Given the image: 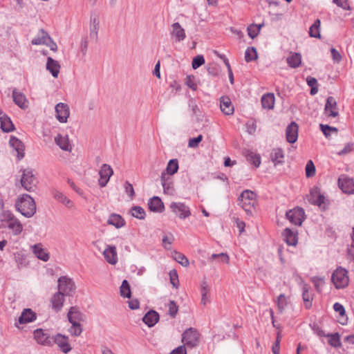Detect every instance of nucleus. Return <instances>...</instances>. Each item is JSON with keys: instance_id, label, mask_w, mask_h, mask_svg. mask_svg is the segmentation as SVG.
I'll use <instances>...</instances> for the list:
<instances>
[{"instance_id": "4c0bfd02", "label": "nucleus", "mask_w": 354, "mask_h": 354, "mask_svg": "<svg viewBox=\"0 0 354 354\" xmlns=\"http://www.w3.org/2000/svg\"><path fill=\"white\" fill-rule=\"evenodd\" d=\"M53 197L59 202L63 203L67 207L71 208L73 206V203L66 196L59 191L53 192Z\"/></svg>"}, {"instance_id": "20e7f679", "label": "nucleus", "mask_w": 354, "mask_h": 354, "mask_svg": "<svg viewBox=\"0 0 354 354\" xmlns=\"http://www.w3.org/2000/svg\"><path fill=\"white\" fill-rule=\"evenodd\" d=\"M347 273V270L341 267L337 268L333 272L331 277V281L335 288H344L348 285L349 279Z\"/></svg>"}, {"instance_id": "f03ea898", "label": "nucleus", "mask_w": 354, "mask_h": 354, "mask_svg": "<svg viewBox=\"0 0 354 354\" xmlns=\"http://www.w3.org/2000/svg\"><path fill=\"white\" fill-rule=\"evenodd\" d=\"M238 204L247 212L252 213V209L256 203V194L249 189L242 192L237 199Z\"/></svg>"}, {"instance_id": "2f4dec72", "label": "nucleus", "mask_w": 354, "mask_h": 354, "mask_svg": "<svg viewBox=\"0 0 354 354\" xmlns=\"http://www.w3.org/2000/svg\"><path fill=\"white\" fill-rule=\"evenodd\" d=\"M107 223L111 225L115 226L116 228H120L125 225L126 222L124 219L119 214H112L109 216Z\"/></svg>"}, {"instance_id": "13d9d810", "label": "nucleus", "mask_w": 354, "mask_h": 354, "mask_svg": "<svg viewBox=\"0 0 354 354\" xmlns=\"http://www.w3.org/2000/svg\"><path fill=\"white\" fill-rule=\"evenodd\" d=\"M15 260L18 266L26 265V256L22 252L15 253Z\"/></svg>"}, {"instance_id": "a211bd4d", "label": "nucleus", "mask_w": 354, "mask_h": 354, "mask_svg": "<svg viewBox=\"0 0 354 354\" xmlns=\"http://www.w3.org/2000/svg\"><path fill=\"white\" fill-rule=\"evenodd\" d=\"M12 99L15 104L23 110H26L28 107V101L26 95L22 93L14 88L12 91Z\"/></svg>"}, {"instance_id": "7ed1b4c3", "label": "nucleus", "mask_w": 354, "mask_h": 354, "mask_svg": "<svg viewBox=\"0 0 354 354\" xmlns=\"http://www.w3.org/2000/svg\"><path fill=\"white\" fill-rule=\"evenodd\" d=\"M22 172L20 180L22 187L28 192H33L37 187V180L30 168L21 169Z\"/></svg>"}, {"instance_id": "7c9ffc66", "label": "nucleus", "mask_w": 354, "mask_h": 354, "mask_svg": "<svg viewBox=\"0 0 354 354\" xmlns=\"http://www.w3.org/2000/svg\"><path fill=\"white\" fill-rule=\"evenodd\" d=\"M0 122L1 129L3 132L9 133L15 129L10 118L8 115H3V118H1Z\"/></svg>"}, {"instance_id": "2eb2a0df", "label": "nucleus", "mask_w": 354, "mask_h": 354, "mask_svg": "<svg viewBox=\"0 0 354 354\" xmlns=\"http://www.w3.org/2000/svg\"><path fill=\"white\" fill-rule=\"evenodd\" d=\"M160 180L164 193L169 195H174L175 193V189L172 178L167 176L165 171H162L160 176Z\"/></svg>"}, {"instance_id": "3c124183", "label": "nucleus", "mask_w": 354, "mask_h": 354, "mask_svg": "<svg viewBox=\"0 0 354 354\" xmlns=\"http://www.w3.org/2000/svg\"><path fill=\"white\" fill-rule=\"evenodd\" d=\"M319 128H320V130L322 131V132L323 133V134L326 138H328V136H330V132L333 131V132L337 133V131H338V130L336 127H330L328 124H320Z\"/></svg>"}, {"instance_id": "ddd939ff", "label": "nucleus", "mask_w": 354, "mask_h": 354, "mask_svg": "<svg viewBox=\"0 0 354 354\" xmlns=\"http://www.w3.org/2000/svg\"><path fill=\"white\" fill-rule=\"evenodd\" d=\"M338 186L346 194H351L354 193V181L346 175H342L339 177Z\"/></svg>"}, {"instance_id": "603ef678", "label": "nucleus", "mask_w": 354, "mask_h": 354, "mask_svg": "<svg viewBox=\"0 0 354 354\" xmlns=\"http://www.w3.org/2000/svg\"><path fill=\"white\" fill-rule=\"evenodd\" d=\"M315 167L312 160H308L306 165V176L308 178L314 176L315 174Z\"/></svg>"}, {"instance_id": "f8f14e48", "label": "nucleus", "mask_w": 354, "mask_h": 354, "mask_svg": "<svg viewBox=\"0 0 354 354\" xmlns=\"http://www.w3.org/2000/svg\"><path fill=\"white\" fill-rule=\"evenodd\" d=\"M53 344H56L64 353H69L72 348L68 342V337L61 333L53 336Z\"/></svg>"}, {"instance_id": "5701e85b", "label": "nucleus", "mask_w": 354, "mask_h": 354, "mask_svg": "<svg viewBox=\"0 0 354 354\" xmlns=\"http://www.w3.org/2000/svg\"><path fill=\"white\" fill-rule=\"evenodd\" d=\"M148 208L151 212L161 213L165 209V205L160 197L153 196L148 202Z\"/></svg>"}, {"instance_id": "58836bf2", "label": "nucleus", "mask_w": 354, "mask_h": 354, "mask_svg": "<svg viewBox=\"0 0 354 354\" xmlns=\"http://www.w3.org/2000/svg\"><path fill=\"white\" fill-rule=\"evenodd\" d=\"M287 63L291 68H295L301 63V56L299 53H294L287 57Z\"/></svg>"}, {"instance_id": "dca6fc26", "label": "nucleus", "mask_w": 354, "mask_h": 354, "mask_svg": "<svg viewBox=\"0 0 354 354\" xmlns=\"http://www.w3.org/2000/svg\"><path fill=\"white\" fill-rule=\"evenodd\" d=\"M298 124L295 122H291L286 129V140L289 143H295L298 138Z\"/></svg>"}, {"instance_id": "de8ad7c7", "label": "nucleus", "mask_w": 354, "mask_h": 354, "mask_svg": "<svg viewBox=\"0 0 354 354\" xmlns=\"http://www.w3.org/2000/svg\"><path fill=\"white\" fill-rule=\"evenodd\" d=\"M70 323L72 325L71 328L69 330L71 334L75 337L80 336L82 332V327L81 324L76 321Z\"/></svg>"}, {"instance_id": "6e6552de", "label": "nucleus", "mask_w": 354, "mask_h": 354, "mask_svg": "<svg viewBox=\"0 0 354 354\" xmlns=\"http://www.w3.org/2000/svg\"><path fill=\"white\" fill-rule=\"evenodd\" d=\"M34 338L41 345L52 346L53 345V336H50L47 330L37 328L34 330Z\"/></svg>"}, {"instance_id": "c756f323", "label": "nucleus", "mask_w": 354, "mask_h": 354, "mask_svg": "<svg viewBox=\"0 0 354 354\" xmlns=\"http://www.w3.org/2000/svg\"><path fill=\"white\" fill-rule=\"evenodd\" d=\"M55 142L57 145L59 147L64 151H69L71 149V145L69 142V140L68 136H63L61 134H58L55 138Z\"/></svg>"}, {"instance_id": "09e8293b", "label": "nucleus", "mask_w": 354, "mask_h": 354, "mask_svg": "<svg viewBox=\"0 0 354 354\" xmlns=\"http://www.w3.org/2000/svg\"><path fill=\"white\" fill-rule=\"evenodd\" d=\"M174 259L184 267H187L189 264L188 259L180 252H175L174 254Z\"/></svg>"}, {"instance_id": "393cba45", "label": "nucleus", "mask_w": 354, "mask_h": 354, "mask_svg": "<svg viewBox=\"0 0 354 354\" xmlns=\"http://www.w3.org/2000/svg\"><path fill=\"white\" fill-rule=\"evenodd\" d=\"M67 317L69 322H72L74 321H76L77 322H84L85 321L86 319L85 315L81 313L79 310V308L77 306L71 307L68 313Z\"/></svg>"}, {"instance_id": "6ab92c4d", "label": "nucleus", "mask_w": 354, "mask_h": 354, "mask_svg": "<svg viewBox=\"0 0 354 354\" xmlns=\"http://www.w3.org/2000/svg\"><path fill=\"white\" fill-rule=\"evenodd\" d=\"M170 33L176 42H180L186 37L185 31L178 22H175L171 25Z\"/></svg>"}, {"instance_id": "b1692460", "label": "nucleus", "mask_w": 354, "mask_h": 354, "mask_svg": "<svg viewBox=\"0 0 354 354\" xmlns=\"http://www.w3.org/2000/svg\"><path fill=\"white\" fill-rule=\"evenodd\" d=\"M37 319V314L30 308H25L23 310L21 315L18 319L19 324H24L32 322Z\"/></svg>"}, {"instance_id": "0e129e2a", "label": "nucleus", "mask_w": 354, "mask_h": 354, "mask_svg": "<svg viewBox=\"0 0 354 354\" xmlns=\"http://www.w3.org/2000/svg\"><path fill=\"white\" fill-rule=\"evenodd\" d=\"M185 84L189 88H192L193 91H196L197 89V84L194 82V77H192L190 75L187 76L185 80Z\"/></svg>"}, {"instance_id": "9d476101", "label": "nucleus", "mask_w": 354, "mask_h": 354, "mask_svg": "<svg viewBox=\"0 0 354 354\" xmlns=\"http://www.w3.org/2000/svg\"><path fill=\"white\" fill-rule=\"evenodd\" d=\"M170 208L181 219H185L191 215L189 207L183 203L172 202L170 204Z\"/></svg>"}, {"instance_id": "338daca9", "label": "nucleus", "mask_w": 354, "mask_h": 354, "mask_svg": "<svg viewBox=\"0 0 354 354\" xmlns=\"http://www.w3.org/2000/svg\"><path fill=\"white\" fill-rule=\"evenodd\" d=\"M1 216L3 220L6 221L8 223L16 218L14 214L8 210L4 211L2 213Z\"/></svg>"}, {"instance_id": "f257e3e1", "label": "nucleus", "mask_w": 354, "mask_h": 354, "mask_svg": "<svg viewBox=\"0 0 354 354\" xmlns=\"http://www.w3.org/2000/svg\"><path fill=\"white\" fill-rule=\"evenodd\" d=\"M15 207L23 216L32 217L36 212V204L34 199L27 194H24L16 202Z\"/></svg>"}, {"instance_id": "c03bdc74", "label": "nucleus", "mask_w": 354, "mask_h": 354, "mask_svg": "<svg viewBox=\"0 0 354 354\" xmlns=\"http://www.w3.org/2000/svg\"><path fill=\"white\" fill-rule=\"evenodd\" d=\"M120 295L124 298H130L131 296V291L130 285L127 279H124L120 288Z\"/></svg>"}, {"instance_id": "72a5a7b5", "label": "nucleus", "mask_w": 354, "mask_h": 354, "mask_svg": "<svg viewBox=\"0 0 354 354\" xmlns=\"http://www.w3.org/2000/svg\"><path fill=\"white\" fill-rule=\"evenodd\" d=\"M261 104L264 109H272L274 105V95L271 93L264 94L261 97Z\"/></svg>"}, {"instance_id": "c85d7f7f", "label": "nucleus", "mask_w": 354, "mask_h": 354, "mask_svg": "<svg viewBox=\"0 0 354 354\" xmlns=\"http://www.w3.org/2000/svg\"><path fill=\"white\" fill-rule=\"evenodd\" d=\"M60 68V64L57 61L50 57L47 58L46 69L51 73L53 77H57Z\"/></svg>"}, {"instance_id": "423d86ee", "label": "nucleus", "mask_w": 354, "mask_h": 354, "mask_svg": "<svg viewBox=\"0 0 354 354\" xmlns=\"http://www.w3.org/2000/svg\"><path fill=\"white\" fill-rule=\"evenodd\" d=\"M182 342L188 347L196 346L198 343V334L196 330L193 328L187 329L182 335Z\"/></svg>"}, {"instance_id": "ea45409f", "label": "nucleus", "mask_w": 354, "mask_h": 354, "mask_svg": "<svg viewBox=\"0 0 354 354\" xmlns=\"http://www.w3.org/2000/svg\"><path fill=\"white\" fill-rule=\"evenodd\" d=\"M320 26H321V21L319 19H317L315 20L314 23L313 24V25L310 27L309 28V36L310 37H314V38H320L321 37V35H320Z\"/></svg>"}, {"instance_id": "f3484780", "label": "nucleus", "mask_w": 354, "mask_h": 354, "mask_svg": "<svg viewBox=\"0 0 354 354\" xmlns=\"http://www.w3.org/2000/svg\"><path fill=\"white\" fill-rule=\"evenodd\" d=\"M9 144L17 152L18 160H21L25 156V146L24 143L15 136H11Z\"/></svg>"}, {"instance_id": "39448f33", "label": "nucleus", "mask_w": 354, "mask_h": 354, "mask_svg": "<svg viewBox=\"0 0 354 354\" xmlns=\"http://www.w3.org/2000/svg\"><path fill=\"white\" fill-rule=\"evenodd\" d=\"M286 217L292 224L301 226L306 219V214L302 207H297L287 211Z\"/></svg>"}, {"instance_id": "9b49d317", "label": "nucleus", "mask_w": 354, "mask_h": 354, "mask_svg": "<svg viewBox=\"0 0 354 354\" xmlns=\"http://www.w3.org/2000/svg\"><path fill=\"white\" fill-rule=\"evenodd\" d=\"M113 174V170L108 164H103L99 171V185L104 187L109 181L110 177Z\"/></svg>"}, {"instance_id": "bf43d9fd", "label": "nucleus", "mask_w": 354, "mask_h": 354, "mask_svg": "<svg viewBox=\"0 0 354 354\" xmlns=\"http://www.w3.org/2000/svg\"><path fill=\"white\" fill-rule=\"evenodd\" d=\"M100 26H90V37L91 39L94 40L95 42H97L98 41V30Z\"/></svg>"}, {"instance_id": "f704fd0d", "label": "nucleus", "mask_w": 354, "mask_h": 354, "mask_svg": "<svg viewBox=\"0 0 354 354\" xmlns=\"http://www.w3.org/2000/svg\"><path fill=\"white\" fill-rule=\"evenodd\" d=\"M32 252L39 259H41L44 261H47L49 259L48 253L44 251L41 244L34 245L32 246Z\"/></svg>"}, {"instance_id": "4be33fe9", "label": "nucleus", "mask_w": 354, "mask_h": 354, "mask_svg": "<svg viewBox=\"0 0 354 354\" xmlns=\"http://www.w3.org/2000/svg\"><path fill=\"white\" fill-rule=\"evenodd\" d=\"M105 260L111 265H115L118 262L116 248L114 245H107L103 252Z\"/></svg>"}, {"instance_id": "864d4df0", "label": "nucleus", "mask_w": 354, "mask_h": 354, "mask_svg": "<svg viewBox=\"0 0 354 354\" xmlns=\"http://www.w3.org/2000/svg\"><path fill=\"white\" fill-rule=\"evenodd\" d=\"M205 64V58L203 55H198L195 56L192 62L193 69H196Z\"/></svg>"}, {"instance_id": "37998d69", "label": "nucleus", "mask_w": 354, "mask_h": 354, "mask_svg": "<svg viewBox=\"0 0 354 354\" xmlns=\"http://www.w3.org/2000/svg\"><path fill=\"white\" fill-rule=\"evenodd\" d=\"M8 227L13 231L15 235L21 234L23 230V225L17 218L9 222Z\"/></svg>"}, {"instance_id": "680f3d73", "label": "nucleus", "mask_w": 354, "mask_h": 354, "mask_svg": "<svg viewBox=\"0 0 354 354\" xmlns=\"http://www.w3.org/2000/svg\"><path fill=\"white\" fill-rule=\"evenodd\" d=\"M212 259H218L222 263H228L229 257L225 253L213 254L211 257Z\"/></svg>"}, {"instance_id": "aec40b11", "label": "nucleus", "mask_w": 354, "mask_h": 354, "mask_svg": "<svg viewBox=\"0 0 354 354\" xmlns=\"http://www.w3.org/2000/svg\"><path fill=\"white\" fill-rule=\"evenodd\" d=\"M336 109L337 102L335 99L332 96L328 97L324 107L325 113L329 117L335 118L338 115V111Z\"/></svg>"}, {"instance_id": "cd10ccee", "label": "nucleus", "mask_w": 354, "mask_h": 354, "mask_svg": "<svg viewBox=\"0 0 354 354\" xmlns=\"http://www.w3.org/2000/svg\"><path fill=\"white\" fill-rule=\"evenodd\" d=\"M64 296L63 293L58 291L50 299L52 308L55 312H59L62 309L64 301Z\"/></svg>"}, {"instance_id": "774afa93", "label": "nucleus", "mask_w": 354, "mask_h": 354, "mask_svg": "<svg viewBox=\"0 0 354 354\" xmlns=\"http://www.w3.org/2000/svg\"><path fill=\"white\" fill-rule=\"evenodd\" d=\"M169 354H187V351L185 345L178 346L171 351Z\"/></svg>"}, {"instance_id": "052dcab7", "label": "nucleus", "mask_w": 354, "mask_h": 354, "mask_svg": "<svg viewBox=\"0 0 354 354\" xmlns=\"http://www.w3.org/2000/svg\"><path fill=\"white\" fill-rule=\"evenodd\" d=\"M124 189L126 194L129 196L131 199H133L135 196V192L132 184H131L129 181H126L124 183Z\"/></svg>"}, {"instance_id": "49530a36", "label": "nucleus", "mask_w": 354, "mask_h": 354, "mask_svg": "<svg viewBox=\"0 0 354 354\" xmlns=\"http://www.w3.org/2000/svg\"><path fill=\"white\" fill-rule=\"evenodd\" d=\"M131 215L140 220L145 219L146 213L145 209L140 206H133L131 209Z\"/></svg>"}, {"instance_id": "a19ab883", "label": "nucleus", "mask_w": 354, "mask_h": 354, "mask_svg": "<svg viewBox=\"0 0 354 354\" xmlns=\"http://www.w3.org/2000/svg\"><path fill=\"white\" fill-rule=\"evenodd\" d=\"M326 337L328 338V343L332 347L340 348L342 346L340 335L338 333H328Z\"/></svg>"}, {"instance_id": "8fccbe9b", "label": "nucleus", "mask_w": 354, "mask_h": 354, "mask_svg": "<svg viewBox=\"0 0 354 354\" xmlns=\"http://www.w3.org/2000/svg\"><path fill=\"white\" fill-rule=\"evenodd\" d=\"M246 158L247 160L254 165L256 167H259L261 164V157L259 155L250 152L247 155Z\"/></svg>"}, {"instance_id": "412c9836", "label": "nucleus", "mask_w": 354, "mask_h": 354, "mask_svg": "<svg viewBox=\"0 0 354 354\" xmlns=\"http://www.w3.org/2000/svg\"><path fill=\"white\" fill-rule=\"evenodd\" d=\"M283 240L289 245L295 246L298 243L297 231L293 232L291 229L286 227L282 232Z\"/></svg>"}, {"instance_id": "5fc2aeb1", "label": "nucleus", "mask_w": 354, "mask_h": 354, "mask_svg": "<svg viewBox=\"0 0 354 354\" xmlns=\"http://www.w3.org/2000/svg\"><path fill=\"white\" fill-rule=\"evenodd\" d=\"M170 282L174 288H177L179 285L178 277L176 270H170L169 272Z\"/></svg>"}, {"instance_id": "79ce46f5", "label": "nucleus", "mask_w": 354, "mask_h": 354, "mask_svg": "<svg viewBox=\"0 0 354 354\" xmlns=\"http://www.w3.org/2000/svg\"><path fill=\"white\" fill-rule=\"evenodd\" d=\"M178 162L177 159L170 160L164 171L167 176H170L176 174L178 170Z\"/></svg>"}, {"instance_id": "bb28decb", "label": "nucleus", "mask_w": 354, "mask_h": 354, "mask_svg": "<svg viewBox=\"0 0 354 354\" xmlns=\"http://www.w3.org/2000/svg\"><path fill=\"white\" fill-rule=\"evenodd\" d=\"M220 108L221 111L227 115L233 114L234 111V106L230 99L227 97H222L220 100Z\"/></svg>"}, {"instance_id": "c9c22d12", "label": "nucleus", "mask_w": 354, "mask_h": 354, "mask_svg": "<svg viewBox=\"0 0 354 354\" xmlns=\"http://www.w3.org/2000/svg\"><path fill=\"white\" fill-rule=\"evenodd\" d=\"M47 37H50L48 32H46L44 29H40L38 35L35 37L31 41L32 45H44L46 44L48 41Z\"/></svg>"}, {"instance_id": "a18cd8bd", "label": "nucleus", "mask_w": 354, "mask_h": 354, "mask_svg": "<svg viewBox=\"0 0 354 354\" xmlns=\"http://www.w3.org/2000/svg\"><path fill=\"white\" fill-rule=\"evenodd\" d=\"M258 58L257 49L255 47H248L245 52V60L246 62H250Z\"/></svg>"}, {"instance_id": "4d7b16f0", "label": "nucleus", "mask_w": 354, "mask_h": 354, "mask_svg": "<svg viewBox=\"0 0 354 354\" xmlns=\"http://www.w3.org/2000/svg\"><path fill=\"white\" fill-rule=\"evenodd\" d=\"M203 136L200 134L197 137L190 138L188 142V147L190 148H196L198 146L199 143L203 140Z\"/></svg>"}, {"instance_id": "0eeeda50", "label": "nucleus", "mask_w": 354, "mask_h": 354, "mask_svg": "<svg viewBox=\"0 0 354 354\" xmlns=\"http://www.w3.org/2000/svg\"><path fill=\"white\" fill-rule=\"evenodd\" d=\"M75 290V286L72 279L67 277H60L58 279V291L64 295H71Z\"/></svg>"}, {"instance_id": "a878e982", "label": "nucleus", "mask_w": 354, "mask_h": 354, "mask_svg": "<svg viewBox=\"0 0 354 354\" xmlns=\"http://www.w3.org/2000/svg\"><path fill=\"white\" fill-rule=\"evenodd\" d=\"M159 314L153 310H149L142 317L143 322L149 327H153L159 320Z\"/></svg>"}, {"instance_id": "6e6d98bb", "label": "nucleus", "mask_w": 354, "mask_h": 354, "mask_svg": "<svg viewBox=\"0 0 354 354\" xmlns=\"http://www.w3.org/2000/svg\"><path fill=\"white\" fill-rule=\"evenodd\" d=\"M169 307V315L174 318L176 317L177 313L178 311V307L176 305V302L173 300H171L168 304Z\"/></svg>"}, {"instance_id": "e2e57ef3", "label": "nucleus", "mask_w": 354, "mask_h": 354, "mask_svg": "<svg viewBox=\"0 0 354 354\" xmlns=\"http://www.w3.org/2000/svg\"><path fill=\"white\" fill-rule=\"evenodd\" d=\"M287 304L286 298L283 294H281L278 297L277 306L280 311L281 312Z\"/></svg>"}, {"instance_id": "1a4fd4ad", "label": "nucleus", "mask_w": 354, "mask_h": 354, "mask_svg": "<svg viewBox=\"0 0 354 354\" xmlns=\"http://www.w3.org/2000/svg\"><path fill=\"white\" fill-rule=\"evenodd\" d=\"M308 202L314 205L322 207L325 203V196L321 193L318 187H314L310 190L309 194L307 196Z\"/></svg>"}, {"instance_id": "4468645a", "label": "nucleus", "mask_w": 354, "mask_h": 354, "mask_svg": "<svg viewBox=\"0 0 354 354\" xmlns=\"http://www.w3.org/2000/svg\"><path fill=\"white\" fill-rule=\"evenodd\" d=\"M56 118L59 122L65 123L69 117L70 111L66 104L59 102L55 106Z\"/></svg>"}, {"instance_id": "e433bc0d", "label": "nucleus", "mask_w": 354, "mask_h": 354, "mask_svg": "<svg viewBox=\"0 0 354 354\" xmlns=\"http://www.w3.org/2000/svg\"><path fill=\"white\" fill-rule=\"evenodd\" d=\"M272 161L277 164H282L283 162L284 153L281 148L273 149L270 155Z\"/></svg>"}, {"instance_id": "473e14b6", "label": "nucleus", "mask_w": 354, "mask_h": 354, "mask_svg": "<svg viewBox=\"0 0 354 354\" xmlns=\"http://www.w3.org/2000/svg\"><path fill=\"white\" fill-rule=\"evenodd\" d=\"M302 299L304 302V306L306 309H310L312 307V301L313 299V295L309 292V286L308 284H304L303 286Z\"/></svg>"}, {"instance_id": "69168bd1", "label": "nucleus", "mask_w": 354, "mask_h": 354, "mask_svg": "<svg viewBox=\"0 0 354 354\" xmlns=\"http://www.w3.org/2000/svg\"><path fill=\"white\" fill-rule=\"evenodd\" d=\"M333 309L335 312L338 313L340 316H344L346 315V310L344 306L339 302L334 304Z\"/></svg>"}]
</instances>
